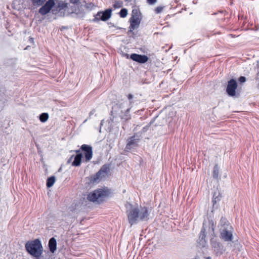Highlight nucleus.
<instances>
[{"mask_svg": "<svg viewBox=\"0 0 259 259\" xmlns=\"http://www.w3.org/2000/svg\"><path fill=\"white\" fill-rule=\"evenodd\" d=\"M126 215L131 226L140 221H145L149 219V211L147 207L138 206L128 204L126 205Z\"/></svg>", "mask_w": 259, "mask_h": 259, "instance_id": "1", "label": "nucleus"}, {"mask_svg": "<svg viewBox=\"0 0 259 259\" xmlns=\"http://www.w3.org/2000/svg\"><path fill=\"white\" fill-rule=\"evenodd\" d=\"M25 249L32 256H38L42 254L43 247L41 241L38 239L27 241L25 245Z\"/></svg>", "mask_w": 259, "mask_h": 259, "instance_id": "2", "label": "nucleus"}, {"mask_svg": "<svg viewBox=\"0 0 259 259\" xmlns=\"http://www.w3.org/2000/svg\"><path fill=\"white\" fill-rule=\"evenodd\" d=\"M110 192L107 189H98L90 193L88 195V199L91 201L100 202L109 195Z\"/></svg>", "mask_w": 259, "mask_h": 259, "instance_id": "3", "label": "nucleus"}, {"mask_svg": "<svg viewBox=\"0 0 259 259\" xmlns=\"http://www.w3.org/2000/svg\"><path fill=\"white\" fill-rule=\"evenodd\" d=\"M219 231L220 237L221 239L227 242L232 241L234 229L232 226L228 225L227 228H223L220 229Z\"/></svg>", "mask_w": 259, "mask_h": 259, "instance_id": "4", "label": "nucleus"}, {"mask_svg": "<svg viewBox=\"0 0 259 259\" xmlns=\"http://www.w3.org/2000/svg\"><path fill=\"white\" fill-rule=\"evenodd\" d=\"M116 107L121 109V113L125 112L124 115H121L122 118L125 119V120H128L130 118V115L129 114V113L132 106H130V105H128L127 101H123L122 102L117 103L115 106V108Z\"/></svg>", "mask_w": 259, "mask_h": 259, "instance_id": "5", "label": "nucleus"}, {"mask_svg": "<svg viewBox=\"0 0 259 259\" xmlns=\"http://www.w3.org/2000/svg\"><path fill=\"white\" fill-rule=\"evenodd\" d=\"M109 171V166L107 165H104L95 175L91 177V181L94 183L99 181L107 175Z\"/></svg>", "mask_w": 259, "mask_h": 259, "instance_id": "6", "label": "nucleus"}, {"mask_svg": "<svg viewBox=\"0 0 259 259\" xmlns=\"http://www.w3.org/2000/svg\"><path fill=\"white\" fill-rule=\"evenodd\" d=\"M112 10L110 9H107L104 12H99L95 16L94 21H98L99 20L106 21L108 20L111 16Z\"/></svg>", "mask_w": 259, "mask_h": 259, "instance_id": "7", "label": "nucleus"}, {"mask_svg": "<svg viewBox=\"0 0 259 259\" xmlns=\"http://www.w3.org/2000/svg\"><path fill=\"white\" fill-rule=\"evenodd\" d=\"M237 88V83L234 79H231L228 82L226 88V92L229 96L233 97L236 94V90Z\"/></svg>", "mask_w": 259, "mask_h": 259, "instance_id": "8", "label": "nucleus"}, {"mask_svg": "<svg viewBox=\"0 0 259 259\" xmlns=\"http://www.w3.org/2000/svg\"><path fill=\"white\" fill-rule=\"evenodd\" d=\"M54 5V0H49L44 5H42V7L39 10V13L41 15H45L50 11Z\"/></svg>", "mask_w": 259, "mask_h": 259, "instance_id": "9", "label": "nucleus"}, {"mask_svg": "<svg viewBox=\"0 0 259 259\" xmlns=\"http://www.w3.org/2000/svg\"><path fill=\"white\" fill-rule=\"evenodd\" d=\"M80 149L84 152L86 161H89L93 157L92 147L88 145L83 144L81 145Z\"/></svg>", "mask_w": 259, "mask_h": 259, "instance_id": "10", "label": "nucleus"}, {"mask_svg": "<svg viewBox=\"0 0 259 259\" xmlns=\"http://www.w3.org/2000/svg\"><path fill=\"white\" fill-rule=\"evenodd\" d=\"M139 141V138H136L135 136H132L127 140V143L126 145L125 149L128 151L135 147H137Z\"/></svg>", "mask_w": 259, "mask_h": 259, "instance_id": "11", "label": "nucleus"}, {"mask_svg": "<svg viewBox=\"0 0 259 259\" xmlns=\"http://www.w3.org/2000/svg\"><path fill=\"white\" fill-rule=\"evenodd\" d=\"M130 58L133 61L140 63H145L148 60V57L147 56L139 55L135 53L131 54Z\"/></svg>", "mask_w": 259, "mask_h": 259, "instance_id": "12", "label": "nucleus"}, {"mask_svg": "<svg viewBox=\"0 0 259 259\" xmlns=\"http://www.w3.org/2000/svg\"><path fill=\"white\" fill-rule=\"evenodd\" d=\"M82 155L81 153L77 154L75 156L72 155L68 160L67 163H70L74 158V160L72 163V165L78 166L80 165Z\"/></svg>", "mask_w": 259, "mask_h": 259, "instance_id": "13", "label": "nucleus"}, {"mask_svg": "<svg viewBox=\"0 0 259 259\" xmlns=\"http://www.w3.org/2000/svg\"><path fill=\"white\" fill-rule=\"evenodd\" d=\"M206 236V229L203 226L200 232L198 242V243L202 247H205L206 244L205 240Z\"/></svg>", "mask_w": 259, "mask_h": 259, "instance_id": "14", "label": "nucleus"}, {"mask_svg": "<svg viewBox=\"0 0 259 259\" xmlns=\"http://www.w3.org/2000/svg\"><path fill=\"white\" fill-rule=\"evenodd\" d=\"M79 6L74 5L69 8L68 7L67 13L68 14L74 13L76 15L82 13V11L79 8Z\"/></svg>", "mask_w": 259, "mask_h": 259, "instance_id": "15", "label": "nucleus"}, {"mask_svg": "<svg viewBox=\"0 0 259 259\" xmlns=\"http://www.w3.org/2000/svg\"><path fill=\"white\" fill-rule=\"evenodd\" d=\"M130 26L129 27V31L132 32L134 30L139 27L141 21L135 19H130Z\"/></svg>", "mask_w": 259, "mask_h": 259, "instance_id": "16", "label": "nucleus"}, {"mask_svg": "<svg viewBox=\"0 0 259 259\" xmlns=\"http://www.w3.org/2000/svg\"><path fill=\"white\" fill-rule=\"evenodd\" d=\"M49 247L52 253H54L57 249V241L54 237L51 238L49 241Z\"/></svg>", "mask_w": 259, "mask_h": 259, "instance_id": "17", "label": "nucleus"}, {"mask_svg": "<svg viewBox=\"0 0 259 259\" xmlns=\"http://www.w3.org/2000/svg\"><path fill=\"white\" fill-rule=\"evenodd\" d=\"M68 4L63 2L60 1L58 3L57 9L58 10L59 12L62 13V11H64L65 12H67V9H68Z\"/></svg>", "mask_w": 259, "mask_h": 259, "instance_id": "18", "label": "nucleus"}, {"mask_svg": "<svg viewBox=\"0 0 259 259\" xmlns=\"http://www.w3.org/2000/svg\"><path fill=\"white\" fill-rule=\"evenodd\" d=\"M132 19H135L139 21H141V14L139 10L133 9L132 13V17L130 18Z\"/></svg>", "mask_w": 259, "mask_h": 259, "instance_id": "19", "label": "nucleus"}, {"mask_svg": "<svg viewBox=\"0 0 259 259\" xmlns=\"http://www.w3.org/2000/svg\"><path fill=\"white\" fill-rule=\"evenodd\" d=\"M228 225L231 226L225 218L222 217L220 222V229H222L223 228H227Z\"/></svg>", "mask_w": 259, "mask_h": 259, "instance_id": "20", "label": "nucleus"}, {"mask_svg": "<svg viewBox=\"0 0 259 259\" xmlns=\"http://www.w3.org/2000/svg\"><path fill=\"white\" fill-rule=\"evenodd\" d=\"M211 245L212 247L214 248V250L215 251H217L218 253H222V251L221 250L222 246L218 242L215 241H211Z\"/></svg>", "mask_w": 259, "mask_h": 259, "instance_id": "21", "label": "nucleus"}, {"mask_svg": "<svg viewBox=\"0 0 259 259\" xmlns=\"http://www.w3.org/2000/svg\"><path fill=\"white\" fill-rule=\"evenodd\" d=\"M34 7L37 8L44 4L46 0H31Z\"/></svg>", "mask_w": 259, "mask_h": 259, "instance_id": "22", "label": "nucleus"}, {"mask_svg": "<svg viewBox=\"0 0 259 259\" xmlns=\"http://www.w3.org/2000/svg\"><path fill=\"white\" fill-rule=\"evenodd\" d=\"M55 182V177L51 176L47 179V186L48 188L51 187Z\"/></svg>", "mask_w": 259, "mask_h": 259, "instance_id": "23", "label": "nucleus"}, {"mask_svg": "<svg viewBox=\"0 0 259 259\" xmlns=\"http://www.w3.org/2000/svg\"><path fill=\"white\" fill-rule=\"evenodd\" d=\"M49 114L47 113H42L39 115V120L42 122H45L48 120Z\"/></svg>", "mask_w": 259, "mask_h": 259, "instance_id": "24", "label": "nucleus"}, {"mask_svg": "<svg viewBox=\"0 0 259 259\" xmlns=\"http://www.w3.org/2000/svg\"><path fill=\"white\" fill-rule=\"evenodd\" d=\"M219 175V168L217 164L215 165L213 170V177L218 179Z\"/></svg>", "mask_w": 259, "mask_h": 259, "instance_id": "25", "label": "nucleus"}, {"mask_svg": "<svg viewBox=\"0 0 259 259\" xmlns=\"http://www.w3.org/2000/svg\"><path fill=\"white\" fill-rule=\"evenodd\" d=\"M221 200V198L219 196V194L217 193V192H215L213 194V199H212V203L214 205L217 203V202Z\"/></svg>", "mask_w": 259, "mask_h": 259, "instance_id": "26", "label": "nucleus"}, {"mask_svg": "<svg viewBox=\"0 0 259 259\" xmlns=\"http://www.w3.org/2000/svg\"><path fill=\"white\" fill-rule=\"evenodd\" d=\"M127 15V10L125 8H122L121 9L119 12V15L121 18H125Z\"/></svg>", "mask_w": 259, "mask_h": 259, "instance_id": "27", "label": "nucleus"}, {"mask_svg": "<svg viewBox=\"0 0 259 259\" xmlns=\"http://www.w3.org/2000/svg\"><path fill=\"white\" fill-rule=\"evenodd\" d=\"M122 6V3L120 1H116L113 4V7L114 9L120 8Z\"/></svg>", "mask_w": 259, "mask_h": 259, "instance_id": "28", "label": "nucleus"}, {"mask_svg": "<svg viewBox=\"0 0 259 259\" xmlns=\"http://www.w3.org/2000/svg\"><path fill=\"white\" fill-rule=\"evenodd\" d=\"M163 8H164V7L158 6L155 8L154 11H155V13L159 14L162 11Z\"/></svg>", "mask_w": 259, "mask_h": 259, "instance_id": "29", "label": "nucleus"}, {"mask_svg": "<svg viewBox=\"0 0 259 259\" xmlns=\"http://www.w3.org/2000/svg\"><path fill=\"white\" fill-rule=\"evenodd\" d=\"M70 2L71 3H72L73 5H76V6H80V0H70Z\"/></svg>", "mask_w": 259, "mask_h": 259, "instance_id": "30", "label": "nucleus"}, {"mask_svg": "<svg viewBox=\"0 0 259 259\" xmlns=\"http://www.w3.org/2000/svg\"><path fill=\"white\" fill-rule=\"evenodd\" d=\"M127 98L130 101V106H131V104L133 103V101H132V99L133 98V96L132 94H128L127 95Z\"/></svg>", "mask_w": 259, "mask_h": 259, "instance_id": "31", "label": "nucleus"}, {"mask_svg": "<svg viewBox=\"0 0 259 259\" xmlns=\"http://www.w3.org/2000/svg\"><path fill=\"white\" fill-rule=\"evenodd\" d=\"M96 112V110L95 109H92L89 113V118H91L92 116L94 115Z\"/></svg>", "mask_w": 259, "mask_h": 259, "instance_id": "32", "label": "nucleus"}, {"mask_svg": "<svg viewBox=\"0 0 259 259\" xmlns=\"http://www.w3.org/2000/svg\"><path fill=\"white\" fill-rule=\"evenodd\" d=\"M246 78L244 76H241L239 78V81L241 83L245 82Z\"/></svg>", "mask_w": 259, "mask_h": 259, "instance_id": "33", "label": "nucleus"}, {"mask_svg": "<svg viewBox=\"0 0 259 259\" xmlns=\"http://www.w3.org/2000/svg\"><path fill=\"white\" fill-rule=\"evenodd\" d=\"M150 125H147L145 126H144L142 130V131L143 133H145L147 131V130H148L149 127Z\"/></svg>", "mask_w": 259, "mask_h": 259, "instance_id": "34", "label": "nucleus"}, {"mask_svg": "<svg viewBox=\"0 0 259 259\" xmlns=\"http://www.w3.org/2000/svg\"><path fill=\"white\" fill-rule=\"evenodd\" d=\"M156 2V0H148V2L150 5H153L155 4Z\"/></svg>", "mask_w": 259, "mask_h": 259, "instance_id": "35", "label": "nucleus"}, {"mask_svg": "<svg viewBox=\"0 0 259 259\" xmlns=\"http://www.w3.org/2000/svg\"><path fill=\"white\" fill-rule=\"evenodd\" d=\"M41 255V254H40V255L39 254V255L37 256H33L35 257V259H40V257Z\"/></svg>", "mask_w": 259, "mask_h": 259, "instance_id": "36", "label": "nucleus"}, {"mask_svg": "<svg viewBox=\"0 0 259 259\" xmlns=\"http://www.w3.org/2000/svg\"><path fill=\"white\" fill-rule=\"evenodd\" d=\"M75 152H76V153H77V154H78V153H80V150H76V151H75Z\"/></svg>", "mask_w": 259, "mask_h": 259, "instance_id": "37", "label": "nucleus"}, {"mask_svg": "<svg viewBox=\"0 0 259 259\" xmlns=\"http://www.w3.org/2000/svg\"><path fill=\"white\" fill-rule=\"evenodd\" d=\"M87 119L85 120L84 121V122H86V121H87Z\"/></svg>", "mask_w": 259, "mask_h": 259, "instance_id": "38", "label": "nucleus"}]
</instances>
